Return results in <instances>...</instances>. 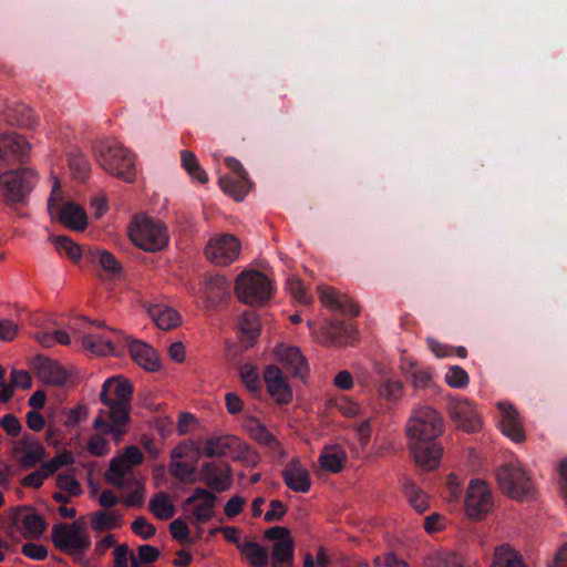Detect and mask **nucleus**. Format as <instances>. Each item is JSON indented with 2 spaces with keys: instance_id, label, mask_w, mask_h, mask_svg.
<instances>
[{
  "instance_id": "f257e3e1",
  "label": "nucleus",
  "mask_w": 567,
  "mask_h": 567,
  "mask_svg": "<svg viewBox=\"0 0 567 567\" xmlns=\"http://www.w3.org/2000/svg\"><path fill=\"white\" fill-rule=\"evenodd\" d=\"M133 384L123 375L106 379L99 394L102 408L99 410L93 429L112 434V441L118 444L131 424Z\"/></svg>"
},
{
  "instance_id": "f03ea898",
  "label": "nucleus",
  "mask_w": 567,
  "mask_h": 567,
  "mask_svg": "<svg viewBox=\"0 0 567 567\" xmlns=\"http://www.w3.org/2000/svg\"><path fill=\"white\" fill-rule=\"evenodd\" d=\"M95 157L100 166L110 175L121 178L127 183L135 179V157L123 145L101 141L95 146Z\"/></svg>"
},
{
  "instance_id": "7ed1b4c3",
  "label": "nucleus",
  "mask_w": 567,
  "mask_h": 567,
  "mask_svg": "<svg viewBox=\"0 0 567 567\" xmlns=\"http://www.w3.org/2000/svg\"><path fill=\"white\" fill-rule=\"evenodd\" d=\"M128 235L136 247L150 252L162 250L168 244L166 227L146 216L134 218Z\"/></svg>"
},
{
  "instance_id": "20e7f679",
  "label": "nucleus",
  "mask_w": 567,
  "mask_h": 567,
  "mask_svg": "<svg viewBox=\"0 0 567 567\" xmlns=\"http://www.w3.org/2000/svg\"><path fill=\"white\" fill-rule=\"evenodd\" d=\"M51 539L55 548L71 556H83L91 547V538L79 522L53 525Z\"/></svg>"
},
{
  "instance_id": "39448f33",
  "label": "nucleus",
  "mask_w": 567,
  "mask_h": 567,
  "mask_svg": "<svg viewBox=\"0 0 567 567\" xmlns=\"http://www.w3.org/2000/svg\"><path fill=\"white\" fill-rule=\"evenodd\" d=\"M235 292L239 301L249 306H262L271 297L270 280L258 270H247L236 278Z\"/></svg>"
},
{
  "instance_id": "423d86ee",
  "label": "nucleus",
  "mask_w": 567,
  "mask_h": 567,
  "mask_svg": "<svg viewBox=\"0 0 567 567\" xmlns=\"http://www.w3.org/2000/svg\"><path fill=\"white\" fill-rule=\"evenodd\" d=\"M496 478L501 491L513 499L532 497L535 486L527 471L519 463H509L497 470Z\"/></svg>"
},
{
  "instance_id": "0eeeda50",
  "label": "nucleus",
  "mask_w": 567,
  "mask_h": 567,
  "mask_svg": "<svg viewBox=\"0 0 567 567\" xmlns=\"http://www.w3.org/2000/svg\"><path fill=\"white\" fill-rule=\"evenodd\" d=\"M443 431V420L431 406L415 409L406 424V433L411 442L435 441Z\"/></svg>"
},
{
  "instance_id": "6e6552de",
  "label": "nucleus",
  "mask_w": 567,
  "mask_h": 567,
  "mask_svg": "<svg viewBox=\"0 0 567 567\" xmlns=\"http://www.w3.org/2000/svg\"><path fill=\"white\" fill-rule=\"evenodd\" d=\"M241 243L233 234H219L212 237L205 247L206 258L214 265L227 267L240 256Z\"/></svg>"
},
{
  "instance_id": "1a4fd4ad",
  "label": "nucleus",
  "mask_w": 567,
  "mask_h": 567,
  "mask_svg": "<svg viewBox=\"0 0 567 567\" xmlns=\"http://www.w3.org/2000/svg\"><path fill=\"white\" fill-rule=\"evenodd\" d=\"M35 173L30 168L9 169L0 175V192L8 202H21L32 189Z\"/></svg>"
},
{
  "instance_id": "9d476101",
  "label": "nucleus",
  "mask_w": 567,
  "mask_h": 567,
  "mask_svg": "<svg viewBox=\"0 0 567 567\" xmlns=\"http://www.w3.org/2000/svg\"><path fill=\"white\" fill-rule=\"evenodd\" d=\"M29 141L16 132L0 134V168L25 164L31 154Z\"/></svg>"
},
{
  "instance_id": "9b49d317",
  "label": "nucleus",
  "mask_w": 567,
  "mask_h": 567,
  "mask_svg": "<svg viewBox=\"0 0 567 567\" xmlns=\"http://www.w3.org/2000/svg\"><path fill=\"white\" fill-rule=\"evenodd\" d=\"M493 507V496L486 482L472 481L465 497V513L470 518L483 519Z\"/></svg>"
},
{
  "instance_id": "f8f14e48",
  "label": "nucleus",
  "mask_w": 567,
  "mask_h": 567,
  "mask_svg": "<svg viewBox=\"0 0 567 567\" xmlns=\"http://www.w3.org/2000/svg\"><path fill=\"white\" fill-rule=\"evenodd\" d=\"M317 292L321 305L332 312L351 317L360 313V306L353 299L331 286L320 285Z\"/></svg>"
},
{
  "instance_id": "ddd939ff",
  "label": "nucleus",
  "mask_w": 567,
  "mask_h": 567,
  "mask_svg": "<svg viewBox=\"0 0 567 567\" xmlns=\"http://www.w3.org/2000/svg\"><path fill=\"white\" fill-rule=\"evenodd\" d=\"M10 518L24 538H39L45 530V519L31 507L21 506L11 508Z\"/></svg>"
},
{
  "instance_id": "4468645a",
  "label": "nucleus",
  "mask_w": 567,
  "mask_h": 567,
  "mask_svg": "<svg viewBox=\"0 0 567 567\" xmlns=\"http://www.w3.org/2000/svg\"><path fill=\"white\" fill-rule=\"evenodd\" d=\"M447 409L451 419L464 432H477L482 427L481 417L468 400L451 398Z\"/></svg>"
},
{
  "instance_id": "2eb2a0df",
  "label": "nucleus",
  "mask_w": 567,
  "mask_h": 567,
  "mask_svg": "<svg viewBox=\"0 0 567 567\" xmlns=\"http://www.w3.org/2000/svg\"><path fill=\"white\" fill-rule=\"evenodd\" d=\"M262 378L267 392L277 404L287 405L291 403L293 398L292 390L279 367L275 364L267 365Z\"/></svg>"
},
{
  "instance_id": "dca6fc26",
  "label": "nucleus",
  "mask_w": 567,
  "mask_h": 567,
  "mask_svg": "<svg viewBox=\"0 0 567 567\" xmlns=\"http://www.w3.org/2000/svg\"><path fill=\"white\" fill-rule=\"evenodd\" d=\"M274 354L278 363H280L291 375L300 379L307 378L309 373L308 362L298 347L278 344L274 349Z\"/></svg>"
},
{
  "instance_id": "f3484780",
  "label": "nucleus",
  "mask_w": 567,
  "mask_h": 567,
  "mask_svg": "<svg viewBox=\"0 0 567 567\" xmlns=\"http://www.w3.org/2000/svg\"><path fill=\"white\" fill-rule=\"evenodd\" d=\"M216 501L215 494L205 488L197 487L185 501V505L192 506L194 522L202 524L208 522L214 516Z\"/></svg>"
},
{
  "instance_id": "a211bd4d",
  "label": "nucleus",
  "mask_w": 567,
  "mask_h": 567,
  "mask_svg": "<svg viewBox=\"0 0 567 567\" xmlns=\"http://www.w3.org/2000/svg\"><path fill=\"white\" fill-rule=\"evenodd\" d=\"M286 486L296 493H308L311 477L308 468L298 458L291 460L281 472Z\"/></svg>"
},
{
  "instance_id": "6ab92c4d",
  "label": "nucleus",
  "mask_w": 567,
  "mask_h": 567,
  "mask_svg": "<svg viewBox=\"0 0 567 567\" xmlns=\"http://www.w3.org/2000/svg\"><path fill=\"white\" fill-rule=\"evenodd\" d=\"M241 445L243 442L235 435H219L205 440L198 453L210 458L231 456Z\"/></svg>"
},
{
  "instance_id": "aec40b11",
  "label": "nucleus",
  "mask_w": 567,
  "mask_h": 567,
  "mask_svg": "<svg viewBox=\"0 0 567 567\" xmlns=\"http://www.w3.org/2000/svg\"><path fill=\"white\" fill-rule=\"evenodd\" d=\"M202 474L206 485L218 493L229 489L233 484L231 470L226 463H206L202 467Z\"/></svg>"
},
{
  "instance_id": "412c9836",
  "label": "nucleus",
  "mask_w": 567,
  "mask_h": 567,
  "mask_svg": "<svg viewBox=\"0 0 567 567\" xmlns=\"http://www.w3.org/2000/svg\"><path fill=\"white\" fill-rule=\"evenodd\" d=\"M196 450L195 443L193 442H183L174 447L169 465V472L173 476L186 481L195 474V465L182 460L188 458Z\"/></svg>"
},
{
  "instance_id": "4be33fe9",
  "label": "nucleus",
  "mask_w": 567,
  "mask_h": 567,
  "mask_svg": "<svg viewBox=\"0 0 567 567\" xmlns=\"http://www.w3.org/2000/svg\"><path fill=\"white\" fill-rule=\"evenodd\" d=\"M410 450L415 464L423 470H434L439 466L443 450L435 442H411Z\"/></svg>"
},
{
  "instance_id": "5701e85b",
  "label": "nucleus",
  "mask_w": 567,
  "mask_h": 567,
  "mask_svg": "<svg viewBox=\"0 0 567 567\" xmlns=\"http://www.w3.org/2000/svg\"><path fill=\"white\" fill-rule=\"evenodd\" d=\"M132 360L148 372L161 370L162 363L155 349L143 341L133 340L128 343Z\"/></svg>"
},
{
  "instance_id": "b1692460",
  "label": "nucleus",
  "mask_w": 567,
  "mask_h": 567,
  "mask_svg": "<svg viewBox=\"0 0 567 567\" xmlns=\"http://www.w3.org/2000/svg\"><path fill=\"white\" fill-rule=\"evenodd\" d=\"M498 409L502 413V432L514 442H523L525 440V432L517 410L512 404L504 402L498 403Z\"/></svg>"
},
{
  "instance_id": "393cba45",
  "label": "nucleus",
  "mask_w": 567,
  "mask_h": 567,
  "mask_svg": "<svg viewBox=\"0 0 567 567\" xmlns=\"http://www.w3.org/2000/svg\"><path fill=\"white\" fill-rule=\"evenodd\" d=\"M251 437L260 445L267 447L271 454L279 458L286 457V452L276 436L258 420H251L248 424Z\"/></svg>"
},
{
  "instance_id": "a878e982",
  "label": "nucleus",
  "mask_w": 567,
  "mask_h": 567,
  "mask_svg": "<svg viewBox=\"0 0 567 567\" xmlns=\"http://www.w3.org/2000/svg\"><path fill=\"white\" fill-rule=\"evenodd\" d=\"M58 219L65 227L72 230L82 231L87 226V216L85 210L74 203L64 204L60 208Z\"/></svg>"
},
{
  "instance_id": "bb28decb",
  "label": "nucleus",
  "mask_w": 567,
  "mask_h": 567,
  "mask_svg": "<svg viewBox=\"0 0 567 567\" xmlns=\"http://www.w3.org/2000/svg\"><path fill=\"white\" fill-rule=\"evenodd\" d=\"M105 480L113 486L123 488L126 484L135 481V477L133 468L116 456L110 462L109 468L105 472Z\"/></svg>"
},
{
  "instance_id": "cd10ccee",
  "label": "nucleus",
  "mask_w": 567,
  "mask_h": 567,
  "mask_svg": "<svg viewBox=\"0 0 567 567\" xmlns=\"http://www.w3.org/2000/svg\"><path fill=\"white\" fill-rule=\"evenodd\" d=\"M90 523L94 532H104L121 528L124 524V518L117 511L104 509L92 513Z\"/></svg>"
},
{
  "instance_id": "c85d7f7f",
  "label": "nucleus",
  "mask_w": 567,
  "mask_h": 567,
  "mask_svg": "<svg viewBox=\"0 0 567 567\" xmlns=\"http://www.w3.org/2000/svg\"><path fill=\"white\" fill-rule=\"evenodd\" d=\"M38 374L41 380L50 385H63L68 381L65 369L56 361L44 359L38 365Z\"/></svg>"
},
{
  "instance_id": "c756f323",
  "label": "nucleus",
  "mask_w": 567,
  "mask_h": 567,
  "mask_svg": "<svg viewBox=\"0 0 567 567\" xmlns=\"http://www.w3.org/2000/svg\"><path fill=\"white\" fill-rule=\"evenodd\" d=\"M347 462V453L340 446L324 447L319 456V464L322 470L330 473H339Z\"/></svg>"
},
{
  "instance_id": "7c9ffc66",
  "label": "nucleus",
  "mask_w": 567,
  "mask_h": 567,
  "mask_svg": "<svg viewBox=\"0 0 567 567\" xmlns=\"http://www.w3.org/2000/svg\"><path fill=\"white\" fill-rule=\"evenodd\" d=\"M148 511L159 520H168L176 513L174 502L166 492H158L150 499Z\"/></svg>"
},
{
  "instance_id": "2f4dec72",
  "label": "nucleus",
  "mask_w": 567,
  "mask_h": 567,
  "mask_svg": "<svg viewBox=\"0 0 567 567\" xmlns=\"http://www.w3.org/2000/svg\"><path fill=\"white\" fill-rule=\"evenodd\" d=\"M239 553L251 567H267L269 564L267 549L258 543L244 540L243 545H239Z\"/></svg>"
},
{
  "instance_id": "473e14b6",
  "label": "nucleus",
  "mask_w": 567,
  "mask_h": 567,
  "mask_svg": "<svg viewBox=\"0 0 567 567\" xmlns=\"http://www.w3.org/2000/svg\"><path fill=\"white\" fill-rule=\"evenodd\" d=\"M82 347L96 355H110L115 352L112 340L100 333L84 334L82 337Z\"/></svg>"
},
{
  "instance_id": "72a5a7b5",
  "label": "nucleus",
  "mask_w": 567,
  "mask_h": 567,
  "mask_svg": "<svg viewBox=\"0 0 567 567\" xmlns=\"http://www.w3.org/2000/svg\"><path fill=\"white\" fill-rule=\"evenodd\" d=\"M219 186L236 200H241L249 193L251 187L248 177L234 178L230 176H223L219 179Z\"/></svg>"
},
{
  "instance_id": "f704fd0d",
  "label": "nucleus",
  "mask_w": 567,
  "mask_h": 567,
  "mask_svg": "<svg viewBox=\"0 0 567 567\" xmlns=\"http://www.w3.org/2000/svg\"><path fill=\"white\" fill-rule=\"evenodd\" d=\"M293 540L276 542L271 549L272 567H292L293 566Z\"/></svg>"
},
{
  "instance_id": "c9c22d12",
  "label": "nucleus",
  "mask_w": 567,
  "mask_h": 567,
  "mask_svg": "<svg viewBox=\"0 0 567 567\" xmlns=\"http://www.w3.org/2000/svg\"><path fill=\"white\" fill-rule=\"evenodd\" d=\"M151 316L162 330H171L181 324L179 313L169 307L155 306L151 309Z\"/></svg>"
},
{
  "instance_id": "e433bc0d",
  "label": "nucleus",
  "mask_w": 567,
  "mask_h": 567,
  "mask_svg": "<svg viewBox=\"0 0 567 567\" xmlns=\"http://www.w3.org/2000/svg\"><path fill=\"white\" fill-rule=\"evenodd\" d=\"M492 567H527L522 555L509 546L503 545L495 549Z\"/></svg>"
},
{
  "instance_id": "4c0bfd02",
  "label": "nucleus",
  "mask_w": 567,
  "mask_h": 567,
  "mask_svg": "<svg viewBox=\"0 0 567 567\" xmlns=\"http://www.w3.org/2000/svg\"><path fill=\"white\" fill-rule=\"evenodd\" d=\"M19 452V462L25 468L33 467L45 456V450L39 442H23Z\"/></svg>"
},
{
  "instance_id": "58836bf2",
  "label": "nucleus",
  "mask_w": 567,
  "mask_h": 567,
  "mask_svg": "<svg viewBox=\"0 0 567 567\" xmlns=\"http://www.w3.org/2000/svg\"><path fill=\"white\" fill-rule=\"evenodd\" d=\"M404 496L409 504L417 512L424 513L429 509V496L414 483L408 482L403 486Z\"/></svg>"
},
{
  "instance_id": "ea45409f",
  "label": "nucleus",
  "mask_w": 567,
  "mask_h": 567,
  "mask_svg": "<svg viewBox=\"0 0 567 567\" xmlns=\"http://www.w3.org/2000/svg\"><path fill=\"white\" fill-rule=\"evenodd\" d=\"M182 165L189 174V176L200 184L208 182V175L205 169L199 165L196 155L190 151L181 152Z\"/></svg>"
},
{
  "instance_id": "a19ab883",
  "label": "nucleus",
  "mask_w": 567,
  "mask_h": 567,
  "mask_svg": "<svg viewBox=\"0 0 567 567\" xmlns=\"http://www.w3.org/2000/svg\"><path fill=\"white\" fill-rule=\"evenodd\" d=\"M95 434L91 435L86 443V451L96 457L106 456L111 452L110 442L106 440L109 435L112 439L111 433H106L101 429H94Z\"/></svg>"
},
{
  "instance_id": "79ce46f5",
  "label": "nucleus",
  "mask_w": 567,
  "mask_h": 567,
  "mask_svg": "<svg viewBox=\"0 0 567 567\" xmlns=\"http://www.w3.org/2000/svg\"><path fill=\"white\" fill-rule=\"evenodd\" d=\"M8 116L12 125L22 128H33L37 125V117L33 111L24 105H18L11 109Z\"/></svg>"
},
{
  "instance_id": "37998d69",
  "label": "nucleus",
  "mask_w": 567,
  "mask_h": 567,
  "mask_svg": "<svg viewBox=\"0 0 567 567\" xmlns=\"http://www.w3.org/2000/svg\"><path fill=\"white\" fill-rule=\"evenodd\" d=\"M287 285L292 298L302 303L310 305L313 301L312 296L308 292V289L305 287L303 282L295 276H291L287 279Z\"/></svg>"
},
{
  "instance_id": "c03bdc74",
  "label": "nucleus",
  "mask_w": 567,
  "mask_h": 567,
  "mask_svg": "<svg viewBox=\"0 0 567 567\" xmlns=\"http://www.w3.org/2000/svg\"><path fill=\"white\" fill-rule=\"evenodd\" d=\"M59 251L65 252V255L73 261H79L82 256L81 247L75 244L72 239L65 236H56L52 238Z\"/></svg>"
},
{
  "instance_id": "a18cd8bd",
  "label": "nucleus",
  "mask_w": 567,
  "mask_h": 567,
  "mask_svg": "<svg viewBox=\"0 0 567 567\" xmlns=\"http://www.w3.org/2000/svg\"><path fill=\"white\" fill-rule=\"evenodd\" d=\"M123 488L131 491L128 495L123 497L122 503L126 507H141L144 503V486L138 481H132Z\"/></svg>"
},
{
  "instance_id": "49530a36",
  "label": "nucleus",
  "mask_w": 567,
  "mask_h": 567,
  "mask_svg": "<svg viewBox=\"0 0 567 567\" xmlns=\"http://www.w3.org/2000/svg\"><path fill=\"white\" fill-rule=\"evenodd\" d=\"M239 375L245 386L252 393L260 390V381L257 369L252 364H244L239 369Z\"/></svg>"
},
{
  "instance_id": "de8ad7c7",
  "label": "nucleus",
  "mask_w": 567,
  "mask_h": 567,
  "mask_svg": "<svg viewBox=\"0 0 567 567\" xmlns=\"http://www.w3.org/2000/svg\"><path fill=\"white\" fill-rule=\"evenodd\" d=\"M74 463L73 454L69 451H64L48 462L43 463L42 466L45 470V473L50 475L58 472L61 467L71 465Z\"/></svg>"
},
{
  "instance_id": "09e8293b",
  "label": "nucleus",
  "mask_w": 567,
  "mask_h": 567,
  "mask_svg": "<svg viewBox=\"0 0 567 567\" xmlns=\"http://www.w3.org/2000/svg\"><path fill=\"white\" fill-rule=\"evenodd\" d=\"M240 331L250 339H255L260 331L258 318L252 312L244 313L239 321Z\"/></svg>"
},
{
  "instance_id": "8fccbe9b",
  "label": "nucleus",
  "mask_w": 567,
  "mask_h": 567,
  "mask_svg": "<svg viewBox=\"0 0 567 567\" xmlns=\"http://www.w3.org/2000/svg\"><path fill=\"white\" fill-rule=\"evenodd\" d=\"M97 255L100 266L104 271L109 272L112 277L121 275L122 266L114 255L106 250H100Z\"/></svg>"
},
{
  "instance_id": "3c124183",
  "label": "nucleus",
  "mask_w": 567,
  "mask_h": 567,
  "mask_svg": "<svg viewBox=\"0 0 567 567\" xmlns=\"http://www.w3.org/2000/svg\"><path fill=\"white\" fill-rule=\"evenodd\" d=\"M56 486L62 492L68 493L69 496H79L82 494L80 483L75 480L73 475L70 474H59L56 476Z\"/></svg>"
},
{
  "instance_id": "603ef678",
  "label": "nucleus",
  "mask_w": 567,
  "mask_h": 567,
  "mask_svg": "<svg viewBox=\"0 0 567 567\" xmlns=\"http://www.w3.org/2000/svg\"><path fill=\"white\" fill-rule=\"evenodd\" d=\"M445 381L452 388H464L468 384L470 378L463 368L454 365L446 373Z\"/></svg>"
},
{
  "instance_id": "864d4df0",
  "label": "nucleus",
  "mask_w": 567,
  "mask_h": 567,
  "mask_svg": "<svg viewBox=\"0 0 567 567\" xmlns=\"http://www.w3.org/2000/svg\"><path fill=\"white\" fill-rule=\"evenodd\" d=\"M133 533L143 539H150L156 534V527L150 523L144 516H138L132 523Z\"/></svg>"
},
{
  "instance_id": "5fc2aeb1",
  "label": "nucleus",
  "mask_w": 567,
  "mask_h": 567,
  "mask_svg": "<svg viewBox=\"0 0 567 567\" xmlns=\"http://www.w3.org/2000/svg\"><path fill=\"white\" fill-rule=\"evenodd\" d=\"M89 415L87 408L84 405H76L73 409H70L65 412V420L64 425L65 426H76L85 420Z\"/></svg>"
},
{
  "instance_id": "6e6d98bb",
  "label": "nucleus",
  "mask_w": 567,
  "mask_h": 567,
  "mask_svg": "<svg viewBox=\"0 0 567 567\" xmlns=\"http://www.w3.org/2000/svg\"><path fill=\"white\" fill-rule=\"evenodd\" d=\"M269 507L264 516L267 523L279 522L287 513V506L280 499H272Z\"/></svg>"
},
{
  "instance_id": "4d7b16f0",
  "label": "nucleus",
  "mask_w": 567,
  "mask_h": 567,
  "mask_svg": "<svg viewBox=\"0 0 567 567\" xmlns=\"http://www.w3.org/2000/svg\"><path fill=\"white\" fill-rule=\"evenodd\" d=\"M380 394L389 401L399 400L402 395L401 382L388 380L380 389Z\"/></svg>"
},
{
  "instance_id": "13d9d810",
  "label": "nucleus",
  "mask_w": 567,
  "mask_h": 567,
  "mask_svg": "<svg viewBox=\"0 0 567 567\" xmlns=\"http://www.w3.org/2000/svg\"><path fill=\"white\" fill-rule=\"evenodd\" d=\"M10 384L16 389H30L32 385V378L28 371L13 370L11 372Z\"/></svg>"
},
{
  "instance_id": "bf43d9fd",
  "label": "nucleus",
  "mask_w": 567,
  "mask_h": 567,
  "mask_svg": "<svg viewBox=\"0 0 567 567\" xmlns=\"http://www.w3.org/2000/svg\"><path fill=\"white\" fill-rule=\"evenodd\" d=\"M245 503H246L245 498L239 495H235V496L230 497L224 507L225 515L228 518L236 517L237 515H239L243 512Z\"/></svg>"
},
{
  "instance_id": "052dcab7",
  "label": "nucleus",
  "mask_w": 567,
  "mask_h": 567,
  "mask_svg": "<svg viewBox=\"0 0 567 567\" xmlns=\"http://www.w3.org/2000/svg\"><path fill=\"white\" fill-rule=\"evenodd\" d=\"M117 457L122 458L123 462L128 464L132 468L135 465H140L144 460L143 453L135 445L126 447L124 450V452L121 455H118Z\"/></svg>"
},
{
  "instance_id": "680f3d73",
  "label": "nucleus",
  "mask_w": 567,
  "mask_h": 567,
  "mask_svg": "<svg viewBox=\"0 0 567 567\" xmlns=\"http://www.w3.org/2000/svg\"><path fill=\"white\" fill-rule=\"evenodd\" d=\"M49 477V474L45 473V470L43 466L39 471H34L27 476L23 477L21 481V484L24 487H32V488H39L42 486L45 478Z\"/></svg>"
},
{
  "instance_id": "e2e57ef3",
  "label": "nucleus",
  "mask_w": 567,
  "mask_h": 567,
  "mask_svg": "<svg viewBox=\"0 0 567 567\" xmlns=\"http://www.w3.org/2000/svg\"><path fill=\"white\" fill-rule=\"evenodd\" d=\"M21 551L24 556L35 560H43L48 556L47 548L43 545L34 543L24 544Z\"/></svg>"
},
{
  "instance_id": "0e129e2a",
  "label": "nucleus",
  "mask_w": 567,
  "mask_h": 567,
  "mask_svg": "<svg viewBox=\"0 0 567 567\" xmlns=\"http://www.w3.org/2000/svg\"><path fill=\"white\" fill-rule=\"evenodd\" d=\"M0 425L7 432L8 435L13 437L18 436L22 429L18 417L13 414H6L0 420Z\"/></svg>"
},
{
  "instance_id": "69168bd1",
  "label": "nucleus",
  "mask_w": 567,
  "mask_h": 567,
  "mask_svg": "<svg viewBox=\"0 0 567 567\" xmlns=\"http://www.w3.org/2000/svg\"><path fill=\"white\" fill-rule=\"evenodd\" d=\"M137 561L140 564H152L159 557V551L156 547L151 545H142L137 549Z\"/></svg>"
},
{
  "instance_id": "338daca9",
  "label": "nucleus",
  "mask_w": 567,
  "mask_h": 567,
  "mask_svg": "<svg viewBox=\"0 0 567 567\" xmlns=\"http://www.w3.org/2000/svg\"><path fill=\"white\" fill-rule=\"evenodd\" d=\"M18 324L9 319H0V340L12 341L18 334Z\"/></svg>"
},
{
  "instance_id": "774afa93",
  "label": "nucleus",
  "mask_w": 567,
  "mask_h": 567,
  "mask_svg": "<svg viewBox=\"0 0 567 567\" xmlns=\"http://www.w3.org/2000/svg\"><path fill=\"white\" fill-rule=\"evenodd\" d=\"M114 567H127L131 560L130 548L127 545L122 544L115 547L114 551Z\"/></svg>"
}]
</instances>
